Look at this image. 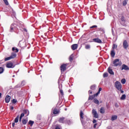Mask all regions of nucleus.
<instances>
[{"label":"nucleus","mask_w":129,"mask_h":129,"mask_svg":"<svg viewBox=\"0 0 129 129\" xmlns=\"http://www.w3.org/2000/svg\"><path fill=\"white\" fill-rule=\"evenodd\" d=\"M17 29L18 25L15 23H13L11 25L10 32H11V33H13V32H16Z\"/></svg>","instance_id":"1"},{"label":"nucleus","mask_w":129,"mask_h":129,"mask_svg":"<svg viewBox=\"0 0 129 129\" xmlns=\"http://www.w3.org/2000/svg\"><path fill=\"white\" fill-rule=\"evenodd\" d=\"M113 64L114 67H117V66H121L122 63L119 61V59H116L113 60Z\"/></svg>","instance_id":"2"},{"label":"nucleus","mask_w":129,"mask_h":129,"mask_svg":"<svg viewBox=\"0 0 129 129\" xmlns=\"http://www.w3.org/2000/svg\"><path fill=\"white\" fill-rule=\"evenodd\" d=\"M115 87L118 90H121V88H122V85H121L120 82L117 81L115 82Z\"/></svg>","instance_id":"3"},{"label":"nucleus","mask_w":129,"mask_h":129,"mask_svg":"<svg viewBox=\"0 0 129 129\" xmlns=\"http://www.w3.org/2000/svg\"><path fill=\"white\" fill-rule=\"evenodd\" d=\"M6 67L7 68H14L15 66H14V63L12 61H9L7 63Z\"/></svg>","instance_id":"4"},{"label":"nucleus","mask_w":129,"mask_h":129,"mask_svg":"<svg viewBox=\"0 0 129 129\" xmlns=\"http://www.w3.org/2000/svg\"><path fill=\"white\" fill-rule=\"evenodd\" d=\"M92 113L95 118H98V113H97V111L95 109H93L92 110Z\"/></svg>","instance_id":"5"},{"label":"nucleus","mask_w":129,"mask_h":129,"mask_svg":"<svg viewBox=\"0 0 129 129\" xmlns=\"http://www.w3.org/2000/svg\"><path fill=\"white\" fill-rule=\"evenodd\" d=\"M128 47V43H127V41L126 40H124L123 42V48L126 50L127 48Z\"/></svg>","instance_id":"6"},{"label":"nucleus","mask_w":129,"mask_h":129,"mask_svg":"<svg viewBox=\"0 0 129 129\" xmlns=\"http://www.w3.org/2000/svg\"><path fill=\"white\" fill-rule=\"evenodd\" d=\"M83 115H84L83 112L82 111H81L80 113V116L81 117V121L82 124H83V122H84V121L83 120V118H84V117L83 116Z\"/></svg>","instance_id":"7"},{"label":"nucleus","mask_w":129,"mask_h":129,"mask_svg":"<svg viewBox=\"0 0 129 129\" xmlns=\"http://www.w3.org/2000/svg\"><path fill=\"white\" fill-rule=\"evenodd\" d=\"M67 65L66 64H63L60 66V70L62 72H64L66 70V67Z\"/></svg>","instance_id":"8"},{"label":"nucleus","mask_w":129,"mask_h":129,"mask_svg":"<svg viewBox=\"0 0 129 129\" xmlns=\"http://www.w3.org/2000/svg\"><path fill=\"white\" fill-rule=\"evenodd\" d=\"M121 70H125V71H127L129 70V68L127 66L123 64L122 65L121 68Z\"/></svg>","instance_id":"9"},{"label":"nucleus","mask_w":129,"mask_h":129,"mask_svg":"<svg viewBox=\"0 0 129 129\" xmlns=\"http://www.w3.org/2000/svg\"><path fill=\"white\" fill-rule=\"evenodd\" d=\"M93 41L95 43H99V44H101V43H102V41L98 38L93 39Z\"/></svg>","instance_id":"10"},{"label":"nucleus","mask_w":129,"mask_h":129,"mask_svg":"<svg viewBox=\"0 0 129 129\" xmlns=\"http://www.w3.org/2000/svg\"><path fill=\"white\" fill-rule=\"evenodd\" d=\"M6 103H9L11 101V96H7L5 98Z\"/></svg>","instance_id":"11"},{"label":"nucleus","mask_w":129,"mask_h":129,"mask_svg":"<svg viewBox=\"0 0 129 129\" xmlns=\"http://www.w3.org/2000/svg\"><path fill=\"white\" fill-rule=\"evenodd\" d=\"M72 50H76L78 48V45L77 44H73L71 46Z\"/></svg>","instance_id":"12"},{"label":"nucleus","mask_w":129,"mask_h":129,"mask_svg":"<svg viewBox=\"0 0 129 129\" xmlns=\"http://www.w3.org/2000/svg\"><path fill=\"white\" fill-rule=\"evenodd\" d=\"M108 72L109 73V74H111V75H114V72H113L110 68H108Z\"/></svg>","instance_id":"13"},{"label":"nucleus","mask_w":129,"mask_h":129,"mask_svg":"<svg viewBox=\"0 0 129 129\" xmlns=\"http://www.w3.org/2000/svg\"><path fill=\"white\" fill-rule=\"evenodd\" d=\"M17 57V53L15 52H12L11 54V55L10 56V58L11 59H14V58H16Z\"/></svg>","instance_id":"14"},{"label":"nucleus","mask_w":129,"mask_h":129,"mask_svg":"<svg viewBox=\"0 0 129 129\" xmlns=\"http://www.w3.org/2000/svg\"><path fill=\"white\" fill-rule=\"evenodd\" d=\"M117 119V115H113L112 116L111 118V120L113 121V120H116Z\"/></svg>","instance_id":"15"},{"label":"nucleus","mask_w":129,"mask_h":129,"mask_svg":"<svg viewBox=\"0 0 129 129\" xmlns=\"http://www.w3.org/2000/svg\"><path fill=\"white\" fill-rule=\"evenodd\" d=\"M59 112H60V111L56 108L54 109L53 111V114H58Z\"/></svg>","instance_id":"16"},{"label":"nucleus","mask_w":129,"mask_h":129,"mask_svg":"<svg viewBox=\"0 0 129 129\" xmlns=\"http://www.w3.org/2000/svg\"><path fill=\"white\" fill-rule=\"evenodd\" d=\"M111 56L113 58V57H114V56H115V52H114V49H112L111 51Z\"/></svg>","instance_id":"17"},{"label":"nucleus","mask_w":129,"mask_h":129,"mask_svg":"<svg viewBox=\"0 0 129 129\" xmlns=\"http://www.w3.org/2000/svg\"><path fill=\"white\" fill-rule=\"evenodd\" d=\"M105 110H104V108L103 107H101L100 109V113H104L105 112Z\"/></svg>","instance_id":"18"},{"label":"nucleus","mask_w":129,"mask_h":129,"mask_svg":"<svg viewBox=\"0 0 129 129\" xmlns=\"http://www.w3.org/2000/svg\"><path fill=\"white\" fill-rule=\"evenodd\" d=\"M64 119H65V118L61 117V118H59L58 121H59V122H60L61 123H63Z\"/></svg>","instance_id":"19"},{"label":"nucleus","mask_w":129,"mask_h":129,"mask_svg":"<svg viewBox=\"0 0 129 129\" xmlns=\"http://www.w3.org/2000/svg\"><path fill=\"white\" fill-rule=\"evenodd\" d=\"M24 114H26L27 116H28V115H29L30 112H29V110H24Z\"/></svg>","instance_id":"20"},{"label":"nucleus","mask_w":129,"mask_h":129,"mask_svg":"<svg viewBox=\"0 0 129 129\" xmlns=\"http://www.w3.org/2000/svg\"><path fill=\"white\" fill-rule=\"evenodd\" d=\"M19 118H20V115H17L14 120L15 122H16V123L18 122Z\"/></svg>","instance_id":"21"},{"label":"nucleus","mask_w":129,"mask_h":129,"mask_svg":"<svg viewBox=\"0 0 129 129\" xmlns=\"http://www.w3.org/2000/svg\"><path fill=\"white\" fill-rule=\"evenodd\" d=\"M27 122H28V119H23L22 120L23 124H27Z\"/></svg>","instance_id":"22"},{"label":"nucleus","mask_w":129,"mask_h":129,"mask_svg":"<svg viewBox=\"0 0 129 129\" xmlns=\"http://www.w3.org/2000/svg\"><path fill=\"white\" fill-rule=\"evenodd\" d=\"M94 103H95L96 104H99V101L97 100V99H94L93 100Z\"/></svg>","instance_id":"23"},{"label":"nucleus","mask_w":129,"mask_h":129,"mask_svg":"<svg viewBox=\"0 0 129 129\" xmlns=\"http://www.w3.org/2000/svg\"><path fill=\"white\" fill-rule=\"evenodd\" d=\"M12 51H15V53H18V52H19V49L17 48H16L15 47H13Z\"/></svg>","instance_id":"24"},{"label":"nucleus","mask_w":129,"mask_h":129,"mask_svg":"<svg viewBox=\"0 0 129 129\" xmlns=\"http://www.w3.org/2000/svg\"><path fill=\"white\" fill-rule=\"evenodd\" d=\"M73 57H74L73 56V54H72V55H70V56L69 57V60H70V62H72V61H73Z\"/></svg>","instance_id":"25"},{"label":"nucleus","mask_w":129,"mask_h":129,"mask_svg":"<svg viewBox=\"0 0 129 129\" xmlns=\"http://www.w3.org/2000/svg\"><path fill=\"white\" fill-rule=\"evenodd\" d=\"M125 97H126V96L125 95V94H123L121 97L120 99L121 100H124V99H125Z\"/></svg>","instance_id":"26"},{"label":"nucleus","mask_w":129,"mask_h":129,"mask_svg":"<svg viewBox=\"0 0 129 129\" xmlns=\"http://www.w3.org/2000/svg\"><path fill=\"white\" fill-rule=\"evenodd\" d=\"M127 4V0H124L123 3H122V5L123 6H126V5Z\"/></svg>","instance_id":"27"},{"label":"nucleus","mask_w":129,"mask_h":129,"mask_svg":"<svg viewBox=\"0 0 129 129\" xmlns=\"http://www.w3.org/2000/svg\"><path fill=\"white\" fill-rule=\"evenodd\" d=\"M125 82H126V81L125 80V79H122L121 80V83H122V84H125Z\"/></svg>","instance_id":"28"},{"label":"nucleus","mask_w":129,"mask_h":129,"mask_svg":"<svg viewBox=\"0 0 129 129\" xmlns=\"http://www.w3.org/2000/svg\"><path fill=\"white\" fill-rule=\"evenodd\" d=\"M94 98V96L91 95L89 97V100H92Z\"/></svg>","instance_id":"29"},{"label":"nucleus","mask_w":129,"mask_h":129,"mask_svg":"<svg viewBox=\"0 0 129 129\" xmlns=\"http://www.w3.org/2000/svg\"><path fill=\"white\" fill-rule=\"evenodd\" d=\"M29 124H30L31 126H32L34 124V121L29 120Z\"/></svg>","instance_id":"30"},{"label":"nucleus","mask_w":129,"mask_h":129,"mask_svg":"<svg viewBox=\"0 0 129 129\" xmlns=\"http://www.w3.org/2000/svg\"><path fill=\"white\" fill-rule=\"evenodd\" d=\"M12 59V58H11V56L8 57H6L5 58V61H9V60H11Z\"/></svg>","instance_id":"31"},{"label":"nucleus","mask_w":129,"mask_h":129,"mask_svg":"<svg viewBox=\"0 0 129 129\" xmlns=\"http://www.w3.org/2000/svg\"><path fill=\"white\" fill-rule=\"evenodd\" d=\"M108 76V74L107 73H104L103 74V77L104 78H105V77H107Z\"/></svg>","instance_id":"32"},{"label":"nucleus","mask_w":129,"mask_h":129,"mask_svg":"<svg viewBox=\"0 0 129 129\" xmlns=\"http://www.w3.org/2000/svg\"><path fill=\"white\" fill-rule=\"evenodd\" d=\"M4 68L0 67V74H2V73H4Z\"/></svg>","instance_id":"33"},{"label":"nucleus","mask_w":129,"mask_h":129,"mask_svg":"<svg viewBox=\"0 0 129 129\" xmlns=\"http://www.w3.org/2000/svg\"><path fill=\"white\" fill-rule=\"evenodd\" d=\"M18 101L17 100V99H14L13 100H12V103H13L14 104H15V103H17V102Z\"/></svg>","instance_id":"34"},{"label":"nucleus","mask_w":129,"mask_h":129,"mask_svg":"<svg viewBox=\"0 0 129 129\" xmlns=\"http://www.w3.org/2000/svg\"><path fill=\"white\" fill-rule=\"evenodd\" d=\"M96 87V86L94 85L91 87V89H92V90H94V89H95Z\"/></svg>","instance_id":"35"},{"label":"nucleus","mask_w":129,"mask_h":129,"mask_svg":"<svg viewBox=\"0 0 129 129\" xmlns=\"http://www.w3.org/2000/svg\"><path fill=\"white\" fill-rule=\"evenodd\" d=\"M60 90V93L61 94V95H64V93L63 92V90L61 89V88H59Z\"/></svg>","instance_id":"36"},{"label":"nucleus","mask_w":129,"mask_h":129,"mask_svg":"<svg viewBox=\"0 0 129 129\" xmlns=\"http://www.w3.org/2000/svg\"><path fill=\"white\" fill-rule=\"evenodd\" d=\"M5 4L6 5V6H9V2H8V0H3Z\"/></svg>","instance_id":"37"},{"label":"nucleus","mask_w":129,"mask_h":129,"mask_svg":"<svg viewBox=\"0 0 129 129\" xmlns=\"http://www.w3.org/2000/svg\"><path fill=\"white\" fill-rule=\"evenodd\" d=\"M90 48V45H86L85 46V49H86L87 50H88V49H89Z\"/></svg>","instance_id":"38"},{"label":"nucleus","mask_w":129,"mask_h":129,"mask_svg":"<svg viewBox=\"0 0 129 129\" xmlns=\"http://www.w3.org/2000/svg\"><path fill=\"white\" fill-rule=\"evenodd\" d=\"M24 116H25V113H22L21 115H20V118H23V117H24Z\"/></svg>","instance_id":"39"},{"label":"nucleus","mask_w":129,"mask_h":129,"mask_svg":"<svg viewBox=\"0 0 129 129\" xmlns=\"http://www.w3.org/2000/svg\"><path fill=\"white\" fill-rule=\"evenodd\" d=\"M55 129H61V126L59 125H56Z\"/></svg>","instance_id":"40"},{"label":"nucleus","mask_w":129,"mask_h":129,"mask_svg":"<svg viewBox=\"0 0 129 129\" xmlns=\"http://www.w3.org/2000/svg\"><path fill=\"white\" fill-rule=\"evenodd\" d=\"M115 48H117V45H115V44H113V47H112V49H115Z\"/></svg>","instance_id":"41"},{"label":"nucleus","mask_w":129,"mask_h":129,"mask_svg":"<svg viewBox=\"0 0 129 129\" xmlns=\"http://www.w3.org/2000/svg\"><path fill=\"white\" fill-rule=\"evenodd\" d=\"M58 88H59V89H60H60H61V88H62V84H59V82H58Z\"/></svg>","instance_id":"42"},{"label":"nucleus","mask_w":129,"mask_h":129,"mask_svg":"<svg viewBox=\"0 0 129 129\" xmlns=\"http://www.w3.org/2000/svg\"><path fill=\"white\" fill-rule=\"evenodd\" d=\"M93 28H97V26L93 25V26L90 27V29H93Z\"/></svg>","instance_id":"43"},{"label":"nucleus","mask_w":129,"mask_h":129,"mask_svg":"<svg viewBox=\"0 0 129 129\" xmlns=\"http://www.w3.org/2000/svg\"><path fill=\"white\" fill-rule=\"evenodd\" d=\"M121 21L122 22H124V17L123 16H122L121 18Z\"/></svg>","instance_id":"44"},{"label":"nucleus","mask_w":129,"mask_h":129,"mask_svg":"<svg viewBox=\"0 0 129 129\" xmlns=\"http://www.w3.org/2000/svg\"><path fill=\"white\" fill-rule=\"evenodd\" d=\"M119 91H120L121 93L123 94V92H124L122 90H119Z\"/></svg>","instance_id":"45"},{"label":"nucleus","mask_w":129,"mask_h":129,"mask_svg":"<svg viewBox=\"0 0 129 129\" xmlns=\"http://www.w3.org/2000/svg\"><path fill=\"white\" fill-rule=\"evenodd\" d=\"M97 121H96V120L94 119L93 121V123H96Z\"/></svg>","instance_id":"46"},{"label":"nucleus","mask_w":129,"mask_h":129,"mask_svg":"<svg viewBox=\"0 0 129 129\" xmlns=\"http://www.w3.org/2000/svg\"><path fill=\"white\" fill-rule=\"evenodd\" d=\"M89 94H92V91L91 90L89 91Z\"/></svg>","instance_id":"47"},{"label":"nucleus","mask_w":129,"mask_h":129,"mask_svg":"<svg viewBox=\"0 0 129 129\" xmlns=\"http://www.w3.org/2000/svg\"><path fill=\"white\" fill-rule=\"evenodd\" d=\"M102 90V88H99V92H100V91H101Z\"/></svg>","instance_id":"48"},{"label":"nucleus","mask_w":129,"mask_h":129,"mask_svg":"<svg viewBox=\"0 0 129 129\" xmlns=\"http://www.w3.org/2000/svg\"><path fill=\"white\" fill-rule=\"evenodd\" d=\"M115 106L116 107H118V104H117V103H115Z\"/></svg>","instance_id":"49"},{"label":"nucleus","mask_w":129,"mask_h":129,"mask_svg":"<svg viewBox=\"0 0 129 129\" xmlns=\"http://www.w3.org/2000/svg\"><path fill=\"white\" fill-rule=\"evenodd\" d=\"M96 125H97V124H95L94 125V128H96Z\"/></svg>","instance_id":"50"},{"label":"nucleus","mask_w":129,"mask_h":129,"mask_svg":"<svg viewBox=\"0 0 129 129\" xmlns=\"http://www.w3.org/2000/svg\"><path fill=\"white\" fill-rule=\"evenodd\" d=\"M10 109H11L12 110H13V109H14V106H11V107H10Z\"/></svg>","instance_id":"51"},{"label":"nucleus","mask_w":129,"mask_h":129,"mask_svg":"<svg viewBox=\"0 0 129 129\" xmlns=\"http://www.w3.org/2000/svg\"><path fill=\"white\" fill-rule=\"evenodd\" d=\"M22 118H21V117H20V118H19V121H20V122H21V121H22Z\"/></svg>","instance_id":"52"},{"label":"nucleus","mask_w":129,"mask_h":129,"mask_svg":"<svg viewBox=\"0 0 129 129\" xmlns=\"http://www.w3.org/2000/svg\"><path fill=\"white\" fill-rule=\"evenodd\" d=\"M15 122H13V123H12V126H13V127L15 126Z\"/></svg>","instance_id":"53"},{"label":"nucleus","mask_w":129,"mask_h":129,"mask_svg":"<svg viewBox=\"0 0 129 129\" xmlns=\"http://www.w3.org/2000/svg\"><path fill=\"white\" fill-rule=\"evenodd\" d=\"M98 95V93H96L95 94H94V96H97Z\"/></svg>","instance_id":"54"},{"label":"nucleus","mask_w":129,"mask_h":129,"mask_svg":"<svg viewBox=\"0 0 129 129\" xmlns=\"http://www.w3.org/2000/svg\"><path fill=\"white\" fill-rule=\"evenodd\" d=\"M98 30H99V31H102V28H98Z\"/></svg>","instance_id":"55"},{"label":"nucleus","mask_w":129,"mask_h":129,"mask_svg":"<svg viewBox=\"0 0 129 129\" xmlns=\"http://www.w3.org/2000/svg\"><path fill=\"white\" fill-rule=\"evenodd\" d=\"M24 31H25V32H28V30L25 28L24 29Z\"/></svg>","instance_id":"56"},{"label":"nucleus","mask_w":129,"mask_h":129,"mask_svg":"<svg viewBox=\"0 0 129 129\" xmlns=\"http://www.w3.org/2000/svg\"><path fill=\"white\" fill-rule=\"evenodd\" d=\"M2 97V93H0V98Z\"/></svg>","instance_id":"57"},{"label":"nucleus","mask_w":129,"mask_h":129,"mask_svg":"<svg viewBox=\"0 0 129 129\" xmlns=\"http://www.w3.org/2000/svg\"><path fill=\"white\" fill-rule=\"evenodd\" d=\"M97 93H98V94H99V93H100V92L98 91V92Z\"/></svg>","instance_id":"58"},{"label":"nucleus","mask_w":129,"mask_h":129,"mask_svg":"<svg viewBox=\"0 0 129 129\" xmlns=\"http://www.w3.org/2000/svg\"><path fill=\"white\" fill-rule=\"evenodd\" d=\"M112 33L113 34V30L112 29Z\"/></svg>","instance_id":"59"},{"label":"nucleus","mask_w":129,"mask_h":129,"mask_svg":"<svg viewBox=\"0 0 129 129\" xmlns=\"http://www.w3.org/2000/svg\"><path fill=\"white\" fill-rule=\"evenodd\" d=\"M13 77H15V75H13Z\"/></svg>","instance_id":"60"},{"label":"nucleus","mask_w":129,"mask_h":129,"mask_svg":"<svg viewBox=\"0 0 129 129\" xmlns=\"http://www.w3.org/2000/svg\"><path fill=\"white\" fill-rule=\"evenodd\" d=\"M69 92H71L70 90L69 91Z\"/></svg>","instance_id":"61"},{"label":"nucleus","mask_w":129,"mask_h":129,"mask_svg":"<svg viewBox=\"0 0 129 129\" xmlns=\"http://www.w3.org/2000/svg\"><path fill=\"white\" fill-rule=\"evenodd\" d=\"M65 110H67V109H65Z\"/></svg>","instance_id":"62"}]
</instances>
